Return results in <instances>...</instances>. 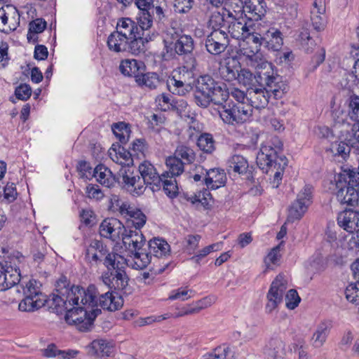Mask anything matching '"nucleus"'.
I'll return each mask as SVG.
<instances>
[{"instance_id": "nucleus-1", "label": "nucleus", "mask_w": 359, "mask_h": 359, "mask_svg": "<svg viewBox=\"0 0 359 359\" xmlns=\"http://www.w3.org/2000/svg\"><path fill=\"white\" fill-rule=\"evenodd\" d=\"M243 62L248 67L255 69V74H253L249 69L241 68L238 77L236 80L238 82L250 88L256 85H265L268 86L270 90L273 91L276 96H280L283 92V85L281 83V77L278 76L271 67V71L266 70V67H264V64L259 62L250 63V59L247 55H239Z\"/></svg>"}, {"instance_id": "nucleus-2", "label": "nucleus", "mask_w": 359, "mask_h": 359, "mask_svg": "<svg viewBox=\"0 0 359 359\" xmlns=\"http://www.w3.org/2000/svg\"><path fill=\"white\" fill-rule=\"evenodd\" d=\"M252 39L251 48L247 46L243 48L245 50L244 54L246 53L250 63L259 62V63L264 64L266 70L271 71V67H273V65L264 58L260 47L264 45L269 50L273 51L280 50L283 44L281 32L275 27H268L259 22L255 36Z\"/></svg>"}, {"instance_id": "nucleus-3", "label": "nucleus", "mask_w": 359, "mask_h": 359, "mask_svg": "<svg viewBox=\"0 0 359 359\" xmlns=\"http://www.w3.org/2000/svg\"><path fill=\"white\" fill-rule=\"evenodd\" d=\"M283 144L276 137H272L261 146L257 155V163L264 172H274L273 186L278 187L286 165V159L280 155Z\"/></svg>"}, {"instance_id": "nucleus-4", "label": "nucleus", "mask_w": 359, "mask_h": 359, "mask_svg": "<svg viewBox=\"0 0 359 359\" xmlns=\"http://www.w3.org/2000/svg\"><path fill=\"white\" fill-rule=\"evenodd\" d=\"M289 278L285 274L280 273L276 276L272 281L266 294L267 302L265 310L268 313H272L283 302L285 296V305L289 309H295L300 302V297L295 290H289Z\"/></svg>"}, {"instance_id": "nucleus-5", "label": "nucleus", "mask_w": 359, "mask_h": 359, "mask_svg": "<svg viewBox=\"0 0 359 359\" xmlns=\"http://www.w3.org/2000/svg\"><path fill=\"white\" fill-rule=\"evenodd\" d=\"M336 196L337 201L342 205L354 206L359 201L358 191L359 172L354 169H343L341 172L334 175Z\"/></svg>"}, {"instance_id": "nucleus-6", "label": "nucleus", "mask_w": 359, "mask_h": 359, "mask_svg": "<svg viewBox=\"0 0 359 359\" xmlns=\"http://www.w3.org/2000/svg\"><path fill=\"white\" fill-rule=\"evenodd\" d=\"M60 294H53L52 301L57 311H67L70 306L79 305V301L84 305L94 306L96 300V290L94 285H90L86 290L79 286H72L66 289L65 293L60 292Z\"/></svg>"}, {"instance_id": "nucleus-7", "label": "nucleus", "mask_w": 359, "mask_h": 359, "mask_svg": "<svg viewBox=\"0 0 359 359\" xmlns=\"http://www.w3.org/2000/svg\"><path fill=\"white\" fill-rule=\"evenodd\" d=\"M259 22H255L247 18H241L239 20L228 19L227 29L232 38L240 40L238 54L239 55H247L244 54L245 50L243 48H251L252 38L258 28Z\"/></svg>"}, {"instance_id": "nucleus-8", "label": "nucleus", "mask_w": 359, "mask_h": 359, "mask_svg": "<svg viewBox=\"0 0 359 359\" xmlns=\"http://www.w3.org/2000/svg\"><path fill=\"white\" fill-rule=\"evenodd\" d=\"M100 313V310L95 309V305H84L79 299V305L72 306L66 311L65 318L67 323L74 325L80 331L84 332L90 330Z\"/></svg>"}, {"instance_id": "nucleus-9", "label": "nucleus", "mask_w": 359, "mask_h": 359, "mask_svg": "<svg viewBox=\"0 0 359 359\" xmlns=\"http://www.w3.org/2000/svg\"><path fill=\"white\" fill-rule=\"evenodd\" d=\"M25 257L15 252L7 259L0 262V291H5L18 284L20 278V265Z\"/></svg>"}, {"instance_id": "nucleus-10", "label": "nucleus", "mask_w": 359, "mask_h": 359, "mask_svg": "<svg viewBox=\"0 0 359 359\" xmlns=\"http://www.w3.org/2000/svg\"><path fill=\"white\" fill-rule=\"evenodd\" d=\"M252 109L249 104L243 103H233V101L222 105L219 110V114L224 123L232 126H237L246 122L250 119Z\"/></svg>"}, {"instance_id": "nucleus-11", "label": "nucleus", "mask_w": 359, "mask_h": 359, "mask_svg": "<svg viewBox=\"0 0 359 359\" xmlns=\"http://www.w3.org/2000/svg\"><path fill=\"white\" fill-rule=\"evenodd\" d=\"M164 48L162 52L163 59L169 60L175 57V55H184L191 53L194 50V43L192 37L189 35H176L170 41L168 37L163 39Z\"/></svg>"}, {"instance_id": "nucleus-12", "label": "nucleus", "mask_w": 359, "mask_h": 359, "mask_svg": "<svg viewBox=\"0 0 359 359\" xmlns=\"http://www.w3.org/2000/svg\"><path fill=\"white\" fill-rule=\"evenodd\" d=\"M281 83L284 88H281L283 92L280 96H276L273 91L270 90L269 88L265 85H256L247 89V102H249L248 104L251 106V109H252L253 107L255 109L264 108L271 97L276 100L282 98L287 92L288 86L282 80Z\"/></svg>"}, {"instance_id": "nucleus-13", "label": "nucleus", "mask_w": 359, "mask_h": 359, "mask_svg": "<svg viewBox=\"0 0 359 359\" xmlns=\"http://www.w3.org/2000/svg\"><path fill=\"white\" fill-rule=\"evenodd\" d=\"M311 198L312 187L305 185L297 194V199L290 206L287 221L293 222L295 220L300 219L311 205Z\"/></svg>"}, {"instance_id": "nucleus-14", "label": "nucleus", "mask_w": 359, "mask_h": 359, "mask_svg": "<svg viewBox=\"0 0 359 359\" xmlns=\"http://www.w3.org/2000/svg\"><path fill=\"white\" fill-rule=\"evenodd\" d=\"M117 210L126 220L128 226H133L135 229H142L147 222V216L140 209L131 205L128 202H117Z\"/></svg>"}, {"instance_id": "nucleus-15", "label": "nucleus", "mask_w": 359, "mask_h": 359, "mask_svg": "<svg viewBox=\"0 0 359 359\" xmlns=\"http://www.w3.org/2000/svg\"><path fill=\"white\" fill-rule=\"evenodd\" d=\"M25 297L20 302L19 310L24 312H33L42 307L45 303L43 294L34 287L30 280L24 290Z\"/></svg>"}, {"instance_id": "nucleus-16", "label": "nucleus", "mask_w": 359, "mask_h": 359, "mask_svg": "<svg viewBox=\"0 0 359 359\" xmlns=\"http://www.w3.org/2000/svg\"><path fill=\"white\" fill-rule=\"evenodd\" d=\"M186 68H179L172 72V75L167 79V88L172 94L180 96L185 95L189 90L191 86L187 83Z\"/></svg>"}, {"instance_id": "nucleus-17", "label": "nucleus", "mask_w": 359, "mask_h": 359, "mask_svg": "<svg viewBox=\"0 0 359 359\" xmlns=\"http://www.w3.org/2000/svg\"><path fill=\"white\" fill-rule=\"evenodd\" d=\"M124 188L133 196L142 194L147 183L139 175H135L130 169L122 168L118 171Z\"/></svg>"}, {"instance_id": "nucleus-18", "label": "nucleus", "mask_w": 359, "mask_h": 359, "mask_svg": "<svg viewBox=\"0 0 359 359\" xmlns=\"http://www.w3.org/2000/svg\"><path fill=\"white\" fill-rule=\"evenodd\" d=\"M229 45L228 33L225 30H212L205 39V48L212 55H219Z\"/></svg>"}, {"instance_id": "nucleus-19", "label": "nucleus", "mask_w": 359, "mask_h": 359, "mask_svg": "<svg viewBox=\"0 0 359 359\" xmlns=\"http://www.w3.org/2000/svg\"><path fill=\"white\" fill-rule=\"evenodd\" d=\"M99 231L101 236L118 243L126 231V227L119 220L114 218H107L102 222Z\"/></svg>"}, {"instance_id": "nucleus-20", "label": "nucleus", "mask_w": 359, "mask_h": 359, "mask_svg": "<svg viewBox=\"0 0 359 359\" xmlns=\"http://www.w3.org/2000/svg\"><path fill=\"white\" fill-rule=\"evenodd\" d=\"M20 15L18 10L6 6L0 8V32L7 33L15 30L19 23Z\"/></svg>"}, {"instance_id": "nucleus-21", "label": "nucleus", "mask_w": 359, "mask_h": 359, "mask_svg": "<svg viewBox=\"0 0 359 359\" xmlns=\"http://www.w3.org/2000/svg\"><path fill=\"white\" fill-rule=\"evenodd\" d=\"M121 241L130 252L141 250L146 243V238L140 229L135 230L126 229L121 238Z\"/></svg>"}, {"instance_id": "nucleus-22", "label": "nucleus", "mask_w": 359, "mask_h": 359, "mask_svg": "<svg viewBox=\"0 0 359 359\" xmlns=\"http://www.w3.org/2000/svg\"><path fill=\"white\" fill-rule=\"evenodd\" d=\"M138 169L142 179L147 183V185H151L153 191L160 189L161 175L157 172L154 165L148 161H144L140 164Z\"/></svg>"}, {"instance_id": "nucleus-23", "label": "nucleus", "mask_w": 359, "mask_h": 359, "mask_svg": "<svg viewBox=\"0 0 359 359\" xmlns=\"http://www.w3.org/2000/svg\"><path fill=\"white\" fill-rule=\"evenodd\" d=\"M95 290H97L95 288ZM98 292L96 290V300L97 304L95 306V309H97V306H100L103 309L110 311H115L120 309L123 305V299L120 294L117 292H107L100 295L97 298Z\"/></svg>"}, {"instance_id": "nucleus-24", "label": "nucleus", "mask_w": 359, "mask_h": 359, "mask_svg": "<svg viewBox=\"0 0 359 359\" xmlns=\"http://www.w3.org/2000/svg\"><path fill=\"white\" fill-rule=\"evenodd\" d=\"M337 223L347 232H358L359 231V212L351 209L341 212L337 217Z\"/></svg>"}, {"instance_id": "nucleus-25", "label": "nucleus", "mask_w": 359, "mask_h": 359, "mask_svg": "<svg viewBox=\"0 0 359 359\" xmlns=\"http://www.w3.org/2000/svg\"><path fill=\"white\" fill-rule=\"evenodd\" d=\"M197 89L203 93H208L217 98L222 97V100H225L226 95L220 84L210 76L205 75L201 76L198 80Z\"/></svg>"}, {"instance_id": "nucleus-26", "label": "nucleus", "mask_w": 359, "mask_h": 359, "mask_svg": "<svg viewBox=\"0 0 359 359\" xmlns=\"http://www.w3.org/2000/svg\"><path fill=\"white\" fill-rule=\"evenodd\" d=\"M88 354L97 357H109L114 352V344L104 339L93 340L86 346Z\"/></svg>"}, {"instance_id": "nucleus-27", "label": "nucleus", "mask_w": 359, "mask_h": 359, "mask_svg": "<svg viewBox=\"0 0 359 359\" xmlns=\"http://www.w3.org/2000/svg\"><path fill=\"white\" fill-rule=\"evenodd\" d=\"M241 65L235 57H229L224 59L219 69L220 76L227 81H233L238 77Z\"/></svg>"}, {"instance_id": "nucleus-28", "label": "nucleus", "mask_w": 359, "mask_h": 359, "mask_svg": "<svg viewBox=\"0 0 359 359\" xmlns=\"http://www.w3.org/2000/svg\"><path fill=\"white\" fill-rule=\"evenodd\" d=\"M108 153L112 161L121 166L120 169H129L128 167L133 164L130 153L119 144H112Z\"/></svg>"}, {"instance_id": "nucleus-29", "label": "nucleus", "mask_w": 359, "mask_h": 359, "mask_svg": "<svg viewBox=\"0 0 359 359\" xmlns=\"http://www.w3.org/2000/svg\"><path fill=\"white\" fill-rule=\"evenodd\" d=\"M245 13L247 18L255 22H260L259 20L266 13V4L264 0H246Z\"/></svg>"}, {"instance_id": "nucleus-30", "label": "nucleus", "mask_w": 359, "mask_h": 359, "mask_svg": "<svg viewBox=\"0 0 359 359\" xmlns=\"http://www.w3.org/2000/svg\"><path fill=\"white\" fill-rule=\"evenodd\" d=\"M106 252L107 248L101 241L93 240L86 250L85 259L90 264H97L102 261Z\"/></svg>"}, {"instance_id": "nucleus-31", "label": "nucleus", "mask_w": 359, "mask_h": 359, "mask_svg": "<svg viewBox=\"0 0 359 359\" xmlns=\"http://www.w3.org/2000/svg\"><path fill=\"white\" fill-rule=\"evenodd\" d=\"M226 182V176L224 170L219 168L205 170V182L208 189H217L224 187Z\"/></svg>"}, {"instance_id": "nucleus-32", "label": "nucleus", "mask_w": 359, "mask_h": 359, "mask_svg": "<svg viewBox=\"0 0 359 359\" xmlns=\"http://www.w3.org/2000/svg\"><path fill=\"white\" fill-rule=\"evenodd\" d=\"M130 255L127 259V265L135 269H144L151 262L152 257L149 252H143L141 250H135L130 252Z\"/></svg>"}, {"instance_id": "nucleus-33", "label": "nucleus", "mask_w": 359, "mask_h": 359, "mask_svg": "<svg viewBox=\"0 0 359 359\" xmlns=\"http://www.w3.org/2000/svg\"><path fill=\"white\" fill-rule=\"evenodd\" d=\"M330 324L326 322H321L315 329L311 338L310 343L314 348H320L325 343L330 333Z\"/></svg>"}, {"instance_id": "nucleus-34", "label": "nucleus", "mask_w": 359, "mask_h": 359, "mask_svg": "<svg viewBox=\"0 0 359 359\" xmlns=\"http://www.w3.org/2000/svg\"><path fill=\"white\" fill-rule=\"evenodd\" d=\"M129 40L126 36L115 31L109 36L107 46L110 50L115 53L126 52L128 49Z\"/></svg>"}, {"instance_id": "nucleus-35", "label": "nucleus", "mask_w": 359, "mask_h": 359, "mask_svg": "<svg viewBox=\"0 0 359 359\" xmlns=\"http://www.w3.org/2000/svg\"><path fill=\"white\" fill-rule=\"evenodd\" d=\"M111 279L107 273L102 276L104 284L115 290H123L128 285L127 277L126 273L123 270L115 271L114 273H111Z\"/></svg>"}, {"instance_id": "nucleus-36", "label": "nucleus", "mask_w": 359, "mask_h": 359, "mask_svg": "<svg viewBox=\"0 0 359 359\" xmlns=\"http://www.w3.org/2000/svg\"><path fill=\"white\" fill-rule=\"evenodd\" d=\"M121 72L128 76H133L137 81V76L144 71V65L136 60H125L119 67Z\"/></svg>"}, {"instance_id": "nucleus-37", "label": "nucleus", "mask_w": 359, "mask_h": 359, "mask_svg": "<svg viewBox=\"0 0 359 359\" xmlns=\"http://www.w3.org/2000/svg\"><path fill=\"white\" fill-rule=\"evenodd\" d=\"M120 34L126 36L128 39L135 37L136 34L140 33L136 23L130 18H122L116 25V30Z\"/></svg>"}, {"instance_id": "nucleus-38", "label": "nucleus", "mask_w": 359, "mask_h": 359, "mask_svg": "<svg viewBox=\"0 0 359 359\" xmlns=\"http://www.w3.org/2000/svg\"><path fill=\"white\" fill-rule=\"evenodd\" d=\"M149 253L156 257H163L169 255L170 248L163 239L154 238L149 241Z\"/></svg>"}, {"instance_id": "nucleus-39", "label": "nucleus", "mask_w": 359, "mask_h": 359, "mask_svg": "<svg viewBox=\"0 0 359 359\" xmlns=\"http://www.w3.org/2000/svg\"><path fill=\"white\" fill-rule=\"evenodd\" d=\"M93 173L96 180L107 187H111L115 182V176L109 169L102 165H97Z\"/></svg>"}, {"instance_id": "nucleus-40", "label": "nucleus", "mask_w": 359, "mask_h": 359, "mask_svg": "<svg viewBox=\"0 0 359 359\" xmlns=\"http://www.w3.org/2000/svg\"><path fill=\"white\" fill-rule=\"evenodd\" d=\"M151 40V37L144 35V33L136 34L135 37L131 38L128 43V49L127 51L133 55H139L145 50V43Z\"/></svg>"}, {"instance_id": "nucleus-41", "label": "nucleus", "mask_w": 359, "mask_h": 359, "mask_svg": "<svg viewBox=\"0 0 359 359\" xmlns=\"http://www.w3.org/2000/svg\"><path fill=\"white\" fill-rule=\"evenodd\" d=\"M225 8L227 19L239 20L241 18H247L245 13V4H243L241 0H231Z\"/></svg>"}, {"instance_id": "nucleus-42", "label": "nucleus", "mask_w": 359, "mask_h": 359, "mask_svg": "<svg viewBox=\"0 0 359 359\" xmlns=\"http://www.w3.org/2000/svg\"><path fill=\"white\" fill-rule=\"evenodd\" d=\"M265 354L270 359H281L284 354V343L279 339H271L266 346Z\"/></svg>"}, {"instance_id": "nucleus-43", "label": "nucleus", "mask_w": 359, "mask_h": 359, "mask_svg": "<svg viewBox=\"0 0 359 359\" xmlns=\"http://www.w3.org/2000/svg\"><path fill=\"white\" fill-rule=\"evenodd\" d=\"M248 169V162L242 156L234 155L228 161V171L229 173L235 172L240 175L246 173Z\"/></svg>"}, {"instance_id": "nucleus-44", "label": "nucleus", "mask_w": 359, "mask_h": 359, "mask_svg": "<svg viewBox=\"0 0 359 359\" xmlns=\"http://www.w3.org/2000/svg\"><path fill=\"white\" fill-rule=\"evenodd\" d=\"M282 245L283 242L273 248L264 257V262L266 266L264 272H266L268 270H273L275 266L280 264L282 256L280 252Z\"/></svg>"}, {"instance_id": "nucleus-45", "label": "nucleus", "mask_w": 359, "mask_h": 359, "mask_svg": "<svg viewBox=\"0 0 359 359\" xmlns=\"http://www.w3.org/2000/svg\"><path fill=\"white\" fill-rule=\"evenodd\" d=\"M103 264L109 269L121 270L125 264H127V259L123 256L114 252H108L107 250L106 255L103 257Z\"/></svg>"}, {"instance_id": "nucleus-46", "label": "nucleus", "mask_w": 359, "mask_h": 359, "mask_svg": "<svg viewBox=\"0 0 359 359\" xmlns=\"http://www.w3.org/2000/svg\"><path fill=\"white\" fill-rule=\"evenodd\" d=\"M161 187L162 186L166 195L170 198L177 196L178 187L175 177L169 176V172H165L161 175Z\"/></svg>"}, {"instance_id": "nucleus-47", "label": "nucleus", "mask_w": 359, "mask_h": 359, "mask_svg": "<svg viewBox=\"0 0 359 359\" xmlns=\"http://www.w3.org/2000/svg\"><path fill=\"white\" fill-rule=\"evenodd\" d=\"M327 151H330L334 157H339L342 160H346L349 156L351 147L344 141H336L330 144V147Z\"/></svg>"}, {"instance_id": "nucleus-48", "label": "nucleus", "mask_w": 359, "mask_h": 359, "mask_svg": "<svg viewBox=\"0 0 359 359\" xmlns=\"http://www.w3.org/2000/svg\"><path fill=\"white\" fill-rule=\"evenodd\" d=\"M136 83L139 86L155 89L160 83V80L157 74L151 72L144 74L142 71L140 75L137 76Z\"/></svg>"}, {"instance_id": "nucleus-49", "label": "nucleus", "mask_w": 359, "mask_h": 359, "mask_svg": "<svg viewBox=\"0 0 359 359\" xmlns=\"http://www.w3.org/2000/svg\"><path fill=\"white\" fill-rule=\"evenodd\" d=\"M166 166L169 172V176L175 177L180 175L184 172V163L175 156H170L166 159Z\"/></svg>"}, {"instance_id": "nucleus-50", "label": "nucleus", "mask_w": 359, "mask_h": 359, "mask_svg": "<svg viewBox=\"0 0 359 359\" xmlns=\"http://www.w3.org/2000/svg\"><path fill=\"white\" fill-rule=\"evenodd\" d=\"M175 156L180 158L184 164L193 163L196 158L194 150L184 145H180L177 147Z\"/></svg>"}, {"instance_id": "nucleus-51", "label": "nucleus", "mask_w": 359, "mask_h": 359, "mask_svg": "<svg viewBox=\"0 0 359 359\" xmlns=\"http://www.w3.org/2000/svg\"><path fill=\"white\" fill-rule=\"evenodd\" d=\"M231 348L223 345L215 348L212 352L204 354L201 359H230Z\"/></svg>"}, {"instance_id": "nucleus-52", "label": "nucleus", "mask_w": 359, "mask_h": 359, "mask_svg": "<svg viewBox=\"0 0 359 359\" xmlns=\"http://www.w3.org/2000/svg\"><path fill=\"white\" fill-rule=\"evenodd\" d=\"M227 15L225 11L222 13L219 12L213 13L208 21V25L212 30H223L222 27L227 24Z\"/></svg>"}, {"instance_id": "nucleus-53", "label": "nucleus", "mask_w": 359, "mask_h": 359, "mask_svg": "<svg viewBox=\"0 0 359 359\" xmlns=\"http://www.w3.org/2000/svg\"><path fill=\"white\" fill-rule=\"evenodd\" d=\"M112 130L121 143L125 144L128 141L130 130L126 123L123 122L115 123L112 127Z\"/></svg>"}, {"instance_id": "nucleus-54", "label": "nucleus", "mask_w": 359, "mask_h": 359, "mask_svg": "<svg viewBox=\"0 0 359 359\" xmlns=\"http://www.w3.org/2000/svg\"><path fill=\"white\" fill-rule=\"evenodd\" d=\"M194 292L188 289L187 287H181L180 288L170 291L168 299L186 301L194 297Z\"/></svg>"}, {"instance_id": "nucleus-55", "label": "nucleus", "mask_w": 359, "mask_h": 359, "mask_svg": "<svg viewBox=\"0 0 359 359\" xmlns=\"http://www.w3.org/2000/svg\"><path fill=\"white\" fill-rule=\"evenodd\" d=\"M152 15L149 11H139L137 20L141 33L149 30L153 25Z\"/></svg>"}, {"instance_id": "nucleus-56", "label": "nucleus", "mask_w": 359, "mask_h": 359, "mask_svg": "<svg viewBox=\"0 0 359 359\" xmlns=\"http://www.w3.org/2000/svg\"><path fill=\"white\" fill-rule=\"evenodd\" d=\"M198 147L205 152L211 153L215 149V142L212 136L208 133L200 135L197 141Z\"/></svg>"}, {"instance_id": "nucleus-57", "label": "nucleus", "mask_w": 359, "mask_h": 359, "mask_svg": "<svg viewBox=\"0 0 359 359\" xmlns=\"http://www.w3.org/2000/svg\"><path fill=\"white\" fill-rule=\"evenodd\" d=\"M346 299L353 303L358 304L359 299V281L355 283H350L345 290Z\"/></svg>"}, {"instance_id": "nucleus-58", "label": "nucleus", "mask_w": 359, "mask_h": 359, "mask_svg": "<svg viewBox=\"0 0 359 359\" xmlns=\"http://www.w3.org/2000/svg\"><path fill=\"white\" fill-rule=\"evenodd\" d=\"M194 98L197 105L202 107L203 108L207 107L211 102L215 101L216 100V99H217V97L208 93H203L198 89L196 91Z\"/></svg>"}, {"instance_id": "nucleus-59", "label": "nucleus", "mask_w": 359, "mask_h": 359, "mask_svg": "<svg viewBox=\"0 0 359 359\" xmlns=\"http://www.w3.org/2000/svg\"><path fill=\"white\" fill-rule=\"evenodd\" d=\"M348 108L350 118L355 121H359V96H351Z\"/></svg>"}, {"instance_id": "nucleus-60", "label": "nucleus", "mask_w": 359, "mask_h": 359, "mask_svg": "<svg viewBox=\"0 0 359 359\" xmlns=\"http://www.w3.org/2000/svg\"><path fill=\"white\" fill-rule=\"evenodd\" d=\"M311 20L313 29L317 32H322L325 29L327 20L324 14L320 13H311Z\"/></svg>"}, {"instance_id": "nucleus-61", "label": "nucleus", "mask_w": 359, "mask_h": 359, "mask_svg": "<svg viewBox=\"0 0 359 359\" xmlns=\"http://www.w3.org/2000/svg\"><path fill=\"white\" fill-rule=\"evenodd\" d=\"M347 88L353 91L355 86L359 85V59L355 62L353 71L348 75Z\"/></svg>"}, {"instance_id": "nucleus-62", "label": "nucleus", "mask_w": 359, "mask_h": 359, "mask_svg": "<svg viewBox=\"0 0 359 359\" xmlns=\"http://www.w3.org/2000/svg\"><path fill=\"white\" fill-rule=\"evenodd\" d=\"M201 238L200 235H188L184 238L185 249L189 254L198 248Z\"/></svg>"}, {"instance_id": "nucleus-63", "label": "nucleus", "mask_w": 359, "mask_h": 359, "mask_svg": "<svg viewBox=\"0 0 359 359\" xmlns=\"http://www.w3.org/2000/svg\"><path fill=\"white\" fill-rule=\"evenodd\" d=\"M173 101L171 100L169 95L161 94L156 98L157 107L162 111H168L172 109Z\"/></svg>"}, {"instance_id": "nucleus-64", "label": "nucleus", "mask_w": 359, "mask_h": 359, "mask_svg": "<svg viewBox=\"0 0 359 359\" xmlns=\"http://www.w3.org/2000/svg\"><path fill=\"white\" fill-rule=\"evenodd\" d=\"M194 0H175V11L178 13H188L194 6Z\"/></svg>"}]
</instances>
